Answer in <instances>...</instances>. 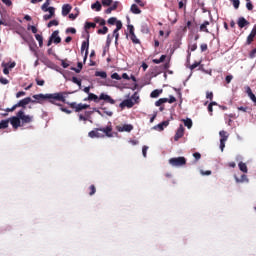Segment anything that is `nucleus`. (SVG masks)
Here are the masks:
<instances>
[{"label":"nucleus","instance_id":"nucleus-58","mask_svg":"<svg viewBox=\"0 0 256 256\" xmlns=\"http://www.w3.org/2000/svg\"><path fill=\"white\" fill-rule=\"evenodd\" d=\"M200 31H204L205 33H209V29H207V26L204 24L200 25Z\"/></svg>","mask_w":256,"mask_h":256},{"label":"nucleus","instance_id":"nucleus-41","mask_svg":"<svg viewBox=\"0 0 256 256\" xmlns=\"http://www.w3.org/2000/svg\"><path fill=\"white\" fill-rule=\"evenodd\" d=\"M233 4L234 9H239V5H241V2L239 0H230Z\"/></svg>","mask_w":256,"mask_h":256},{"label":"nucleus","instance_id":"nucleus-31","mask_svg":"<svg viewBox=\"0 0 256 256\" xmlns=\"http://www.w3.org/2000/svg\"><path fill=\"white\" fill-rule=\"evenodd\" d=\"M9 127V119L0 122V129H7Z\"/></svg>","mask_w":256,"mask_h":256},{"label":"nucleus","instance_id":"nucleus-56","mask_svg":"<svg viewBox=\"0 0 256 256\" xmlns=\"http://www.w3.org/2000/svg\"><path fill=\"white\" fill-rule=\"evenodd\" d=\"M95 113H98V115H100V117H105V114H103V110L94 108Z\"/></svg>","mask_w":256,"mask_h":256},{"label":"nucleus","instance_id":"nucleus-3","mask_svg":"<svg viewBox=\"0 0 256 256\" xmlns=\"http://www.w3.org/2000/svg\"><path fill=\"white\" fill-rule=\"evenodd\" d=\"M168 163L171 165V167H183V165L187 164V159H185L183 156L174 157L170 158Z\"/></svg>","mask_w":256,"mask_h":256},{"label":"nucleus","instance_id":"nucleus-44","mask_svg":"<svg viewBox=\"0 0 256 256\" xmlns=\"http://www.w3.org/2000/svg\"><path fill=\"white\" fill-rule=\"evenodd\" d=\"M141 31H142L143 33H149V27H147V24L143 23V24L141 25Z\"/></svg>","mask_w":256,"mask_h":256},{"label":"nucleus","instance_id":"nucleus-15","mask_svg":"<svg viewBox=\"0 0 256 256\" xmlns=\"http://www.w3.org/2000/svg\"><path fill=\"white\" fill-rule=\"evenodd\" d=\"M71 9H73L71 4H64L62 6V16L67 17V15H69V13H71Z\"/></svg>","mask_w":256,"mask_h":256},{"label":"nucleus","instance_id":"nucleus-48","mask_svg":"<svg viewBox=\"0 0 256 256\" xmlns=\"http://www.w3.org/2000/svg\"><path fill=\"white\" fill-rule=\"evenodd\" d=\"M117 18H115V17H111V18H109L108 19V24L109 25H115V23H117Z\"/></svg>","mask_w":256,"mask_h":256},{"label":"nucleus","instance_id":"nucleus-38","mask_svg":"<svg viewBox=\"0 0 256 256\" xmlns=\"http://www.w3.org/2000/svg\"><path fill=\"white\" fill-rule=\"evenodd\" d=\"M89 190H90V192H89L90 197H93V195H95V193H97V188H95V185H91L89 187Z\"/></svg>","mask_w":256,"mask_h":256},{"label":"nucleus","instance_id":"nucleus-11","mask_svg":"<svg viewBox=\"0 0 256 256\" xmlns=\"http://www.w3.org/2000/svg\"><path fill=\"white\" fill-rule=\"evenodd\" d=\"M29 103H36V101L31 99V97H26L20 100L16 105L17 107H25L26 105H29Z\"/></svg>","mask_w":256,"mask_h":256},{"label":"nucleus","instance_id":"nucleus-21","mask_svg":"<svg viewBox=\"0 0 256 256\" xmlns=\"http://www.w3.org/2000/svg\"><path fill=\"white\" fill-rule=\"evenodd\" d=\"M117 7H119V2H118V1L114 2L113 5L110 6V7L105 11V13H106L107 15H110V13H112V11H115V9H117Z\"/></svg>","mask_w":256,"mask_h":256},{"label":"nucleus","instance_id":"nucleus-4","mask_svg":"<svg viewBox=\"0 0 256 256\" xmlns=\"http://www.w3.org/2000/svg\"><path fill=\"white\" fill-rule=\"evenodd\" d=\"M18 117L24 125H26L27 123H32L33 122V116L26 115L25 111H23V110L18 111Z\"/></svg>","mask_w":256,"mask_h":256},{"label":"nucleus","instance_id":"nucleus-27","mask_svg":"<svg viewBox=\"0 0 256 256\" xmlns=\"http://www.w3.org/2000/svg\"><path fill=\"white\" fill-rule=\"evenodd\" d=\"M95 77H100L101 79H107V72L105 71H96Z\"/></svg>","mask_w":256,"mask_h":256},{"label":"nucleus","instance_id":"nucleus-61","mask_svg":"<svg viewBox=\"0 0 256 256\" xmlns=\"http://www.w3.org/2000/svg\"><path fill=\"white\" fill-rule=\"evenodd\" d=\"M193 157H194V159H195L196 161H199V159H201V153L195 152V153L193 154Z\"/></svg>","mask_w":256,"mask_h":256},{"label":"nucleus","instance_id":"nucleus-28","mask_svg":"<svg viewBox=\"0 0 256 256\" xmlns=\"http://www.w3.org/2000/svg\"><path fill=\"white\" fill-rule=\"evenodd\" d=\"M83 109H89V105L87 104H78L76 107V113H79V111H83Z\"/></svg>","mask_w":256,"mask_h":256},{"label":"nucleus","instance_id":"nucleus-24","mask_svg":"<svg viewBox=\"0 0 256 256\" xmlns=\"http://www.w3.org/2000/svg\"><path fill=\"white\" fill-rule=\"evenodd\" d=\"M219 135L221 137L220 141H223V140L227 141V139H229V133H227V131H225V130H221L219 132Z\"/></svg>","mask_w":256,"mask_h":256},{"label":"nucleus","instance_id":"nucleus-39","mask_svg":"<svg viewBox=\"0 0 256 256\" xmlns=\"http://www.w3.org/2000/svg\"><path fill=\"white\" fill-rule=\"evenodd\" d=\"M107 31H109V28H107V26H103L102 29L98 30V34L99 35H107Z\"/></svg>","mask_w":256,"mask_h":256},{"label":"nucleus","instance_id":"nucleus-36","mask_svg":"<svg viewBox=\"0 0 256 256\" xmlns=\"http://www.w3.org/2000/svg\"><path fill=\"white\" fill-rule=\"evenodd\" d=\"M2 67L4 68V69H3L4 75H9V64H7V63H2Z\"/></svg>","mask_w":256,"mask_h":256},{"label":"nucleus","instance_id":"nucleus-43","mask_svg":"<svg viewBox=\"0 0 256 256\" xmlns=\"http://www.w3.org/2000/svg\"><path fill=\"white\" fill-rule=\"evenodd\" d=\"M122 28H123V23L120 20H118L116 22V29H115V31H121Z\"/></svg>","mask_w":256,"mask_h":256},{"label":"nucleus","instance_id":"nucleus-62","mask_svg":"<svg viewBox=\"0 0 256 256\" xmlns=\"http://www.w3.org/2000/svg\"><path fill=\"white\" fill-rule=\"evenodd\" d=\"M61 65L63 69H67V67H69V63H67V60H61Z\"/></svg>","mask_w":256,"mask_h":256},{"label":"nucleus","instance_id":"nucleus-40","mask_svg":"<svg viewBox=\"0 0 256 256\" xmlns=\"http://www.w3.org/2000/svg\"><path fill=\"white\" fill-rule=\"evenodd\" d=\"M72 82L75 83V85H78V87L81 89V80L74 76L72 77Z\"/></svg>","mask_w":256,"mask_h":256},{"label":"nucleus","instance_id":"nucleus-19","mask_svg":"<svg viewBox=\"0 0 256 256\" xmlns=\"http://www.w3.org/2000/svg\"><path fill=\"white\" fill-rule=\"evenodd\" d=\"M131 13L134 15H141V9L137 6V4H132L130 8Z\"/></svg>","mask_w":256,"mask_h":256},{"label":"nucleus","instance_id":"nucleus-47","mask_svg":"<svg viewBox=\"0 0 256 256\" xmlns=\"http://www.w3.org/2000/svg\"><path fill=\"white\" fill-rule=\"evenodd\" d=\"M111 79H116V81H121V76H119V73L115 72L111 75Z\"/></svg>","mask_w":256,"mask_h":256},{"label":"nucleus","instance_id":"nucleus-42","mask_svg":"<svg viewBox=\"0 0 256 256\" xmlns=\"http://www.w3.org/2000/svg\"><path fill=\"white\" fill-rule=\"evenodd\" d=\"M246 9H248V11H253V4L251 3V0H246Z\"/></svg>","mask_w":256,"mask_h":256},{"label":"nucleus","instance_id":"nucleus-18","mask_svg":"<svg viewBox=\"0 0 256 256\" xmlns=\"http://www.w3.org/2000/svg\"><path fill=\"white\" fill-rule=\"evenodd\" d=\"M246 93L248 97L253 101V103H256V96L254 95L253 91L251 90V87L247 86L246 87Z\"/></svg>","mask_w":256,"mask_h":256},{"label":"nucleus","instance_id":"nucleus-6","mask_svg":"<svg viewBox=\"0 0 256 256\" xmlns=\"http://www.w3.org/2000/svg\"><path fill=\"white\" fill-rule=\"evenodd\" d=\"M132 130H133L132 124H123V125L116 126V131H118L119 133H131Z\"/></svg>","mask_w":256,"mask_h":256},{"label":"nucleus","instance_id":"nucleus-51","mask_svg":"<svg viewBox=\"0 0 256 256\" xmlns=\"http://www.w3.org/2000/svg\"><path fill=\"white\" fill-rule=\"evenodd\" d=\"M113 37H115V43H117V41H119V31L114 30L113 31Z\"/></svg>","mask_w":256,"mask_h":256},{"label":"nucleus","instance_id":"nucleus-30","mask_svg":"<svg viewBox=\"0 0 256 256\" xmlns=\"http://www.w3.org/2000/svg\"><path fill=\"white\" fill-rule=\"evenodd\" d=\"M50 3V0H46L45 3L41 6V9L42 11H44V13H47V11L49 10Z\"/></svg>","mask_w":256,"mask_h":256},{"label":"nucleus","instance_id":"nucleus-49","mask_svg":"<svg viewBox=\"0 0 256 256\" xmlns=\"http://www.w3.org/2000/svg\"><path fill=\"white\" fill-rule=\"evenodd\" d=\"M85 27H86L87 29H91V28L94 29V27H96V24L93 23V22H86Z\"/></svg>","mask_w":256,"mask_h":256},{"label":"nucleus","instance_id":"nucleus-52","mask_svg":"<svg viewBox=\"0 0 256 256\" xmlns=\"http://www.w3.org/2000/svg\"><path fill=\"white\" fill-rule=\"evenodd\" d=\"M149 150L148 146H143L142 148V155L143 157H147V151Z\"/></svg>","mask_w":256,"mask_h":256},{"label":"nucleus","instance_id":"nucleus-46","mask_svg":"<svg viewBox=\"0 0 256 256\" xmlns=\"http://www.w3.org/2000/svg\"><path fill=\"white\" fill-rule=\"evenodd\" d=\"M113 3V0H102L103 7H109Z\"/></svg>","mask_w":256,"mask_h":256},{"label":"nucleus","instance_id":"nucleus-7","mask_svg":"<svg viewBox=\"0 0 256 256\" xmlns=\"http://www.w3.org/2000/svg\"><path fill=\"white\" fill-rule=\"evenodd\" d=\"M8 121L11 123L13 129H19V127H21V118H19V112L16 116L9 118Z\"/></svg>","mask_w":256,"mask_h":256},{"label":"nucleus","instance_id":"nucleus-29","mask_svg":"<svg viewBox=\"0 0 256 256\" xmlns=\"http://www.w3.org/2000/svg\"><path fill=\"white\" fill-rule=\"evenodd\" d=\"M33 99L36 101H41V99H47V94H35L33 95Z\"/></svg>","mask_w":256,"mask_h":256},{"label":"nucleus","instance_id":"nucleus-34","mask_svg":"<svg viewBox=\"0 0 256 256\" xmlns=\"http://www.w3.org/2000/svg\"><path fill=\"white\" fill-rule=\"evenodd\" d=\"M91 9H96V11H101V3L96 1L94 4L91 5Z\"/></svg>","mask_w":256,"mask_h":256},{"label":"nucleus","instance_id":"nucleus-20","mask_svg":"<svg viewBox=\"0 0 256 256\" xmlns=\"http://www.w3.org/2000/svg\"><path fill=\"white\" fill-rule=\"evenodd\" d=\"M246 25H249V22L244 17H240L238 19V27H240V29H243V27H245Z\"/></svg>","mask_w":256,"mask_h":256},{"label":"nucleus","instance_id":"nucleus-16","mask_svg":"<svg viewBox=\"0 0 256 256\" xmlns=\"http://www.w3.org/2000/svg\"><path fill=\"white\" fill-rule=\"evenodd\" d=\"M255 35H256V26L253 27L251 33L247 37L248 45H251V43H253V39H255Z\"/></svg>","mask_w":256,"mask_h":256},{"label":"nucleus","instance_id":"nucleus-10","mask_svg":"<svg viewBox=\"0 0 256 256\" xmlns=\"http://www.w3.org/2000/svg\"><path fill=\"white\" fill-rule=\"evenodd\" d=\"M183 135H185V128L183 127V124H180L174 136V141H179Z\"/></svg>","mask_w":256,"mask_h":256},{"label":"nucleus","instance_id":"nucleus-45","mask_svg":"<svg viewBox=\"0 0 256 256\" xmlns=\"http://www.w3.org/2000/svg\"><path fill=\"white\" fill-rule=\"evenodd\" d=\"M132 101H134V103H137V101H139V94H137V92H135L131 98Z\"/></svg>","mask_w":256,"mask_h":256},{"label":"nucleus","instance_id":"nucleus-60","mask_svg":"<svg viewBox=\"0 0 256 256\" xmlns=\"http://www.w3.org/2000/svg\"><path fill=\"white\" fill-rule=\"evenodd\" d=\"M2 3H4L6 7H11V5H13V2H11V0H2Z\"/></svg>","mask_w":256,"mask_h":256},{"label":"nucleus","instance_id":"nucleus-32","mask_svg":"<svg viewBox=\"0 0 256 256\" xmlns=\"http://www.w3.org/2000/svg\"><path fill=\"white\" fill-rule=\"evenodd\" d=\"M168 99L167 98H160L158 101L155 102L156 107H161L163 103H167Z\"/></svg>","mask_w":256,"mask_h":256},{"label":"nucleus","instance_id":"nucleus-63","mask_svg":"<svg viewBox=\"0 0 256 256\" xmlns=\"http://www.w3.org/2000/svg\"><path fill=\"white\" fill-rule=\"evenodd\" d=\"M211 173H212L211 170H207V171L200 170V174L203 176H205V175L209 176V175H211Z\"/></svg>","mask_w":256,"mask_h":256},{"label":"nucleus","instance_id":"nucleus-22","mask_svg":"<svg viewBox=\"0 0 256 256\" xmlns=\"http://www.w3.org/2000/svg\"><path fill=\"white\" fill-rule=\"evenodd\" d=\"M238 167H239V170L242 172V173H248L249 169L247 168V164L244 163V162H239L238 163Z\"/></svg>","mask_w":256,"mask_h":256},{"label":"nucleus","instance_id":"nucleus-2","mask_svg":"<svg viewBox=\"0 0 256 256\" xmlns=\"http://www.w3.org/2000/svg\"><path fill=\"white\" fill-rule=\"evenodd\" d=\"M86 100L94 101V103H99V101H106L107 103H110V105H115V100L105 93H101L100 96H97L94 93H89Z\"/></svg>","mask_w":256,"mask_h":256},{"label":"nucleus","instance_id":"nucleus-25","mask_svg":"<svg viewBox=\"0 0 256 256\" xmlns=\"http://www.w3.org/2000/svg\"><path fill=\"white\" fill-rule=\"evenodd\" d=\"M182 121L187 129H191V127H193V120H191V118L183 119Z\"/></svg>","mask_w":256,"mask_h":256},{"label":"nucleus","instance_id":"nucleus-17","mask_svg":"<svg viewBox=\"0 0 256 256\" xmlns=\"http://www.w3.org/2000/svg\"><path fill=\"white\" fill-rule=\"evenodd\" d=\"M100 131L102 133H105L106 137H113V134L111 131H113V128L111 126H107L106 128H100Z\"/></svg>","mask_w":256,"mask_h":256},{"label":"nucleus","instance_id":"nucleus-33","mask_svg":"<svg viewBox=\"0 0 256 256\" xmlns=\"http://www.w3.org/2000/svg\"><path fill=\"white\" fill-rule=\"evenodd\" d=\"M125 106L128 107V109H131V107H133V105H135V102L131 99H126L124 100Z\"/></svg>","mask_w":256,"mask_h":256},{"label":"nucleus","instance_id":"nucleus-23","mask_svg":"<svg viewBox=\"0 0 256 256\" xmlns=\"http://www.w3.org/2000/svg\"><path fill=\"white\" fill-rule=\"evenodd\" d=\"M101 111H103V115L105 117V115L107 117H113V112L111 109L107 108V107H101Z\"/></svg>","mask_w":256,"mask_h":256},{"label":"nucleus","instance_id":"nucleus-37","mask_svg":"<svg viewBox=\"0 0 256 256\" xmlns=\"http://www.w3.org/2000/svg\"><path fill=\"white\" fill-rule=\"evenodd\" d=\"M47 12L49 13L48 15L51 16V18L55 17V7L50 6Z\"/></svg>","mask_w":256,"mask_h":256},{"label":"nucleus","instance_id":"nucleus-9","mask_svg":"<svg viewBox=\"0 0 256 256\" xmlns=\"http://www.w3.org/2000/svg\"><path fill=\"white\" fill-rule=\"evenodd\" d=\"M169 127V120H165L157 125H155L152 129L154 131H164L165 128Z\"/></svg>","mask_w":256,"mask_h":256},{"label":"nucleus","instance_id":"nucleus-64","mask_svg":"<svg viewBox=\"0 0 256 256\" xmlns=\"http://www.w3.org/2000/svg\"><path fill=\"white\" fill-rule=\"evenodd\" d=\"M255 57H256V48L253 49V50L250 52V58H251V59H255Z\"/></svg>","mask_w":256,"mask_h":256},{"label":"nucleus","instance_id":"nucleus-14","mask_svg":"<svg viewBox=\"0 0 256 256\" xmlns=\"http://www.w3.org/2000/svg\"><path fill=\"white\" fill-rule=\"evenodd\" d=\"M234 179L236 183H249V178L245 174H242L240 178L237 175H234Z\"/></svg>","mask_w":256,"mask_h":256},{"label":"nucleus","instance_id":"nucleus-13","mask_svg":"<svg viewBox=\"0 0 256 256\" xmlns=\"http://www.w3.org/2000/svg\"><path fill=\"white\" fill-rule=\"evenodd\" d=\"M85 56H84V62L87 61V55L89 53V41H83L82 45H81V52L83 53V51H85Z\"/></svg>","mask_w":256,"mask_h":256},{"label":"nucleus","instance_id":"nucleus-55","mask_svg":"<svg viewBox=\"0 0 256 256\" xmlns=\"http://www.w3.org/2000/svg\"><path fill=\"white\" fill-rule=\"evenodd\" d=\"M0 83H1L2 85H8V84H9V80H8L7 78L1 77V78H0Z\"/></svg>","mask_w":256,"mask_h":256},{"label":"nucleus","instance_id":"nucleus-8","mask_svg":"<svg viewBox=\"0 0 256 256\" xmlns=\"http://www.w3.org/2000/svg\"><path fill=\"white\" fill-rule=\"evenodd\" d=\"M88 136L91 139H101L103 137H105V135L103 133H101V128H98L96 130H92L88 133Z\"/></svg>","mask_w":256,"mask_h":256},{"label":"nucleus","instance_id":"nucleus-54","mask_svg":"<svg viewBox=\"0 0 256 256\" xmlns=\"http://www.w3.org/2000/svg\"><path fill=\"white\" fill-rule=\"evenodd\" d=\"M60 111H62L63 113H67V115H71L72 111L67 109V108H63L62 106H60Z\"/></svg>","mask_w":256,"mask_h":256},{"label":"nucleus","instance_id":"nucleus-35","mask_svg":"<svg viewBox=\"0 0 256 256\" xmlns=\"http://www.w3.org/2000/svg\"><path fill=\"white\" fill-rule=\"evenodd\" d=\"M57 25H59V21H57V20H51V21L47 24V27H48V28L57 27Z\"/></svg>","mask_w":256,"mask_h":256},{"label":"nucleus","instance_id":"nucleus-1","mask_svg":"<svg viewBox=\"0 0 256 256\" xmlns=\"http://www.w3.org/2000/svg\"><path fill=\"white\" fill-rule=\"evenodd\" d=\"M47 100L52 105H57V107H63L60 103L56 101H61L62 103H66L67 92H56L52 94H46Z\"/></svg>","mask_w":256,"mask_h":256},{"label":"nucleus","instance_id":"nucleus-50","mask_svg":"<svg viewBox=\"0 0 256 256\" xmlns=\"http://www.w3.org/2000/svg\"><path fill=\"white\" fill-rule=\"evenodd\" d=\"M238 111H242V113H248L250 110L249 107L240 106L238 107Z\"/></svg>","mask_w":256,"mask_h":256},{"label":"nucleus","instance_id":"nucleus-57","mask_svg":"<svg viewBox=\"0 0 256 256\" xmlns=\"http://www.w3.org/2000/svg\"><path fill=\"white\" fill-rule=\"evenodd\" d=\"M66 33H72V35H75V33H77V30L75 28H67Z\"/></svg>","mask_w":256,"mask_h":256},{"label":"nucleus","instance_id":"nucleus-59","mask_svg":"<svg viewBox=\"0 0 256 256\" xmlns=\"http://www.w3.org/2000/svg\"><path fill=\"white\" fill-rule=\"evenodd\" d=\"M226 142H227L226 140H220V149H221L222 152L225 150V143Z\"/></svg>","mask_w":256,"mask_h":256},{"label":"nucleus","instance_id":"nucleus-12","mask_svg":"<svg viewBox=\"0 0 256 256\" xmlns=\"http://www.w3.org/2000/svg\"><path fill=\"white\" fill-rule=\"evenodd\" d=\"M50 38L53 41V43H55L56 45H59V43L61 42V37L59 36V30H55L51 34Z\"/></svg>","mask_w":256,"mask_h":256},{"label":"nucleus","instance_id":"nucleus-26","mask_svg":"<svg viewBox=\"0 0 256 256\" xmlns=\"http://www.w3.org/2000/svg\"><path fill=\"white\" fill-rule=\"evenodd\" d=\"M161 93H163V90L156 89L151 92L150 97L152 99H157V97H159V95H161Z\"/></svg>","mask_w":256,"mask_h":256},{"label":"nucleus","instance_id":"nucleus-5","mask_svg":"<svg viewBox=\"0 0 256 256\" xmlns=\"http://www.w3.org/2000/svg\"><path fill=\"white\" fill-rule=\"evenodd\" d=\"M128 31H129V34H130L129 37L132 43H134L135 45H139L141 41L137 38V35H135V27H133V25H128Z\"/></svg>","mask_w":256,"mask_h":256},{"label":"nucleus","instance_id":"nucleus-53","mask_svg":"<svg viewBox=\"0 0 256 256\" xmlns=\"http://www.w3.org/2000/svg\"><path fill=\"white\" fill-rule=\"evenodd\" d=\"M199 65H201V62H194V63L190 66L191 71H193V69H197V67H199Z\"/></svg>","mask_w":256,"mask_h":256}]
</instances>
